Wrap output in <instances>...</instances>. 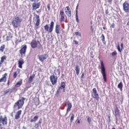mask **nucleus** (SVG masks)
I'll return each mask as SVG.
<instances>
[{
	"label": "nucleus",
	"instance_id": "obj_1",
	"mask_svg": "<svg viewBox=\"0 0 129 129\" xmlns=\"http://www.w3.org/2000/svg\"><path fill=\"white\" fill-rule=\"evenodd\" d=\"M25 100H26V98L24 97H22L21 99L18 100L15 103L13 106V108L14 109H16L17 107L18 109H21V108H22L25 103Z\"/></svg>",
	"mask_w": 129,
	"mask_h": 129
},
{
	"label": "nucleus",
	"instance_id": "obj_2",
	"mask_svg": "<svg viewBox=\"0 0 129 129\" xmlns=\"http://www.w3.org/2000/svg\"><path fill=\"white\" fill-rule=\"evenodd\" d=\"M101 66V73L103 76V78L104 82L107 81V77L106 76V70H105V67L104 66V63L103 60L100 61Z\"/></svg>",
	"mask_w": 129,
	"mask_h": 129
},
{
	"label": "nucleus",
	"instance_id": "obj_3",
	"mask_svg": "<svg viewBox=\"0 0 129 129\" xmlns=\"http://www.w3.org/2000/svg\"><path fill=\"white\" fill-rule=\"evenodd\" d=\"M22 21L23 20L22 18H20L19 16L14 18L12 22L13 27H14V28H18V27H20L21 23H22Z\"/></svg>",
	"mask_w": 129,
	"mask_h": 129
},
{
	"label": "nucleus",
	"instance_id": "obj_4",
	"mask_svg": "<svg viewBox=\"0 0 129 129\" xmlns=\"http://www.w3.org/2000/svg\"><path fill=\"white\" fill-rule=\"evenodd\" d=\"M44 29L45 32H48V33H52L53 30H54V22L51 21L50 22V26L48 24H46L44 26Z\"/></svg>",
	"mask_w": 129,
	"mask_h": 129
},
{
	"label": "nucleus",
	"instance_id": "obj_5",
	"mask_svg": "<svg viewBox=\"0 0 129 129\" xmlns=\"http://www.w3.org/2000/svg\"><path fill=\"white\" fill-rule=\"evenodd\" d=\"M8 124V117L5 116L3 118V116H0V129H3L2 125H7Z\"/></svg>",
	"mask_w": 129,
	"mask_h": 129
},
{
	"label": "nucleus",
	"instance_id": "obj_6",
	"mask_svg": "<svg viewBox=\"0 0 129 129\" xmlns=\"http://www.w3.org/2000/svg\"><path fill=\"white\" fill-rule=\"evenodd\" d=\"M27 45L24 44L21 46V48L19 50V53L21 56V57H23V56H25L26 55V52H27Z\"/></svg>",
	"mask_w": 129,
	"mask_h": 129
},
{
	"label": "nucleus",
	"instance_id": "obj_7",
	"mask_svg": "<svg viewBox=\"0 0 129 129\" xmlns=\"http://www.w3.org/2000/svg\"><path fill=\"white\" fill-rule=\"evenodd\" d=\"M57 80H58V77L55 76V75L50 76V81L52 85H55V84H57Z\"/></svg>",
	"mask_w": 129,
	"mask_h": 129
},
{
	"label": "nucleus",
	"instance_id": "obj_8",
	"mask_svg": "<svg viewBox=\"0 0 129 129\" xmlns=\"http://www.w3.org/2000/svg\"><path fill=\"white\" fill-rule=\"evenodd\" d=\"M93 91V97L96 99V100H99V95L97 93V90H96V88H94L92 90Z\"/></svg>",
	"mask_w": 129,
	"mask_h": 129
},
{
	"label": "nucleus",
	"instance_id": "obj_9",
	"mask_svg": "<svg viewBox=\"0 0 129 129\" xmlns=\"http://www.w3.org/2000/svg\"><path fill=\"white\" fill-rule=\"evenodd\" d=\"M64 105L65 106H67V114H68V112H69V111H71V108H72V103L70 102L69 101H66L64 102Z\"/></svg>",
	"mask_w": 129,
	"mask_h": 129
},
{
	"label": "nucleus",
	"instance_id": "obj_10",
	"mask_svg": "<svg viewBox=\"0 0 129 129\" xmlns=\"http://www.w3.org/2000/svg\"><path fill=\"white\" fill-rule=\"evenodd\" d=\"M38 43L40 44V41H38L36 40L33 39L30 42V46L32 49H35L38 47Z\"/></svg>",
	"mask_w": 129,
	"mask_h": 129
},
{
	"label": "nucleus",
	"instance_id": "obj_11",
	"mask_svg": "<svg viewBox=\"0 0 129 129\" xmlns=\"http://www.w3.org/2000/svg\"><path fill=\"white\" fill-rule=\"evenodd\" d=\"M123 10L125 13H129V3L127 1L123 4Z\"/></svg>",
	"mask_w": 129,
	"mask_h": 129
},
{
	"label": "nucleus",
	"instance_id": "obj_12",
	"mask_svg": "<svg viewBox=\"0 0 129 129\" xmlns=\"http://www.w3.org/2000/svg\"><path fill=\"white\" fill-rule=\"evenodd\" d=\"M38 58L40 62H43L44 60L48 58V55L47 54L39 55H38Z\"/></svg>",
	"mask_w": 129,
	"mask_h": 129
},
{
	"label": "nucleus",
	"instance_id": "obj_13",
	"mask_svg": "<svg viewBox=\"0 0 129 129\" xmlns=\"http://www.w3.org/2000/svg\"><path fill=\"white\" fill-rule=\"evenodd\" d=\"M65 13L66 14L67 16L70 18L71 16H72V14H71V9H70V7L69 6H67L64 9Z\"/></svg>",
	"mask_w": 129,
	"mask_h": 129
},
{
	"label": "nucleus",
	"instance_id": "obj_14",
	"mask_svg": "<svg viewBox=\"0 0 129 129\" xmlns=\"http://www.w3.org/2000/svg\"><path fill=\"white\" fill-rule=\"evenodd\" d=\"M34 17H35L36 19V22L35 23L36 29H39V26H40V16L37 14L34 15Z\"/></svg>",
	"mask_w": 129,
	"mask_h": 129
},
{
	"label": "nucleus",
	"instance_id": "obj_15",
	"mask_svg": "<svg viewBox=\"0 0 129 129\" xmlns=\"http://www.w3.org/2000/svg\"><path fill=\"white\" fill-rule=\"evenodd\" d=\"M59 16L60 17V23H64L65 21V17L64 16V11L60 10Z\"/></svg>",
	"mask_w": 129,
	"mask_h": 129
},
{
	"label": "nucleus",
	"instance_id": "obj_16",
	"mask_svg": "<svg viewBox=\"0 0 129 129\" xmlns=\"http://www.w3.org/2000/svg\"><path fill=\"white\" fill-rule=\"evenodd\" d=\"M65 87H66V84L64 82H62L61 83V85L60 87L58 88V90H57V93H59V91L60 90V89H63V92H65Z\"/></svg>",
	"mask_w": 129,
	"mask_h": 129
},
{
	"label": "nucleus",
	"instance_id": "obj_17",
	"mask_svg": "<svg viewBox=\"0 0 129 129\" xmlns=\"http://www.w3.org/2000/svg\"><path fill=\"white\" fill-rule=\"evenodd\" d=\"M21 70L20 69H17L16 71L13 73V78L14 79H16L18 77V75L20 73Z\"/></svg>",
	"mask_w": 129,
	"mask_h": 129
},
{
	"label": "nucleus",
	"instance_id": "obj_18",
	"mask_svg": "<svg viewBox=\"0 0 129 129\" xmlns=\"http://www.w3.org/2000/svg\"><path fill=\"white\" fill-rule=\"evenodd\" d=\"M8 78V74L5 73L3 75V77L0 79V83L2 82H7V78Z\"/></svg>",
	"mask_w": 129,
	"mask_h": 129
},
{
	"label": "nucleus",
	"instance_id": "obj_19",
	"mask_svg": "<svg viewBox=\"0 0 129 129\" xmlns=\"http://www.w3.org/2000/svg\"><path fill=\"white\" fill-rule=\"evenodd\" d=\"M40 6H41V3H34L32 4V8L33 10H37L38 9L40 8Z\"/></svg>",
	"mask_w": 129,
	"mask_h": 129
},
{
	"label": "nucleus",
	"instance_id": "obj_20",
	"mask_svg": "<svg viewBox=\"0 0 129 129\" xmlns=\"http://www.w3.org/2000/svg\"><path fill=\"white\" fill-rule=\"evenodd\" d=\"M25 63V60H24V59L23 58H20L18 60V67L19 68H23V64Z\"/></svg>",
	"mask_w": 129,
	"mask_h": 129
},
{
	"label": "nucleus",
	"instance_id": "obj_21",
	"mask_svg": "<svg viewBox=\"0 0 129 129\" xmlns=\"http://www.w3.org/2000/svg\"><path fill=\"white\" fill-rule=\"evenodd\" d=\"M114 113H115V117L116 118H117V117L120 116V112H119V109L116 107L114 109Z\"/></svg>",
	"mask_w": 129,
	"mask_h": 129
},
{
	"label": "nucleus",
	"instance_id": "obj_22",
	"mask_svg": "<svg viewBox=\"0 0 129 129\" xmlns=\"http://www.w3.org/2000/svg\"><path fill=\"white\" fill-rule=\"evenodd\" d=\"M21 114H22V110L18 111L15 116V119H19L21 116Z\"/></svg>",
	"mask_w": 129,
	"mask_h": 129
},
{
	"label": "nucleus",
	"instance_id": "obj_23",
	"mask_svg": "<svg viewBox=\"0 0 129 129\" xmlns=\"http://www.w3.org/2000/svg\"><path fill=\"white\" fill-rule=\"evenodd\" d=\"M35 76L36 75H35V74H33L29 77V78L28 79L29 83H31V82H33V80H34V78H35Z\"/></svg>",
	"mask_w": 129,
	"mask_h": 129
},
{
	"label": "nucleus",
	"instance_id": "obj_24",
	"mask_svg": "<svg viewBox=\"0 0 129 129\" xmlns=\"http://www.w3.org/2000/svg\"><path fill=\"white\" fill-rule=\"evenodd\" d=\"M55 32L56 34H60V25L58 24L55 25Z\"/></svg>",
	"mask_w": 129,
	"mask_h": 129
},
{
	"label": "nucleus",
	"instance_id": "obj_25",
	"mask_svg": "<svg viewBox=\"0 0 129 129\" xmlns=\"http://www.w3.org/2000/svg\"><path fill=\"white\" fill-rule=\"evenodd\" d=\"M120 46H119V44H118L117 46V49L119 52H121V51H122V49H123V43H121Z\"/></svg>",
	"mask_w": 129,
	"mask_h": 129
},
{
	"label": "nucleus",
	"instance_id": "obj_26",
	"mask_svg": "<svg viewBox=\"0 0 129 129\" xmlns=\"http://www.w3.org/2000/svg\"><path fill=\"white\" fill-rule=\"evenodd\" d=\"M34 104H35L36 106H37V105H39V104H40V100L38 98H35L34 99Z\"/></svg>",
	"mask_w": 129,
	"mask_h": 129
},
{
	"label": "nucleus",
	"instance_id": "obj_27",
	"mask_svg": "<svg viewBox=\"0 0 129 129\" xmlns=\"http://www.w3.org/2000/svg\"><path fill=\"white\" fill-rule=\"evenodd\" d=\"M118 88L121 90V91H122V87H123V84H122V82H120L117 85Z\"/></svg>",
	"mask_w": 129,
	"mask_h": 129
},
{
	"label": "nucleus",
	"instance_id": "obj_28",
	"mask_svg": "<svg viewBox=\"0 0 129 129\" xmlns=\"http://www.w3.org/2000/svg\"><path fill=\"white\" fill-rule=\"evenodd\" d=\"M38 119H39V116H35L33 119L30 120V122H36V121L38 120Z\"/></svg>",
	"mask_w": 129,
	"mask_h": 129
},
{
	"label": "nucleus",
	"instance_id": "obj_29",
	"mask_svg": "<svg viewBox=\"0 0 129 129\" xmlns=\"http://www.w3.org/2000/svg\"><path fill=\"white\" fill-rule=\"evenodd\" d=\"M23 83V80H21L19 82H18L15 85V87H20L22 85Z\"/></svg>",
	"mask_w": 129,
	"mask_h": 129
},
{
	"label": "nucleus",
	"instance_id": "obj_30",
	"mask_svg": "<svg viewBox=\"0 0 129 129\" xmlns=\"http://www.w3.org/2000/svg\"><path fill=\"white\" fill-rule=\"evenodd\" d=\"M13 38V35H12V33H9L8 36H7L6 40L7 41H11V39Z\"/></svg>",
	"mask_w": 129,
	"mask_h": 129
},
{
	"label": "nucleus",
	"instance_id": "obj_31",
	"mask_svg": "<svg viewBox=\"0 0 129 129\" xmlns=\"http://www.w3.org/2000/svg\"><path fill=\"white\" fill-rule=\"evenodd\" d=\"M75 71H76L77 75H79V73L80 72V69H79V67L77 65L76 66Z\"/></svg>",
	"mask_w": 129,
	"mask_h": 129
},
{
	"label": "nucleus",
	"instance_id": "obj_32",
	"mask_svg": "<svg viewBox=\"0 0 129 129\" xmlns=\"http://www.w3.org/2000/svg\"><path fill=\"white\" fill-rule=\"evenodd\" d=\"M13 92V90L12 89H8L4 91L5 94H7V93H12Z\"/></svg>",
	"mask_w": 129,
	"mask_h": 129
},
{
	"label": "nucleus",
	"instance_id": "obj_33",
	"mask_svg": "<svg viewBox=\"0 0 129 129\" xmlns=\"http://www.w3.org/2000/svg\"><path fill=\"white\" fill-rule=\"evenodd\" d=\"M5 49H6V45L3 44L0 47V52H4V51H5Z\"/></svg>",
	"mask_w": 129,
	"mask_h": 129
},
{
	"label": "nucleus",
	"instance_id": "obj_34",
	"mask_svg": "<svg viewBox=\"0 0 129 129\" xmlns=\"http://www.w3.org/2000/svg\"><path fill=\"white\" fill-rule=\"evenodd\" d=\"M7 59V56L6 55H4L1 57V60H0V62L4 63L5 62V60Z\"/></svg>",
	"mask_w": 129,
	"mask_h": 129
},
{
	"label": "nucleus",
	"instance_id": "obj_35",
	"mask_svg": "<svg viewBox=\"0 0 129 129\" xmlns=\"http://www.w3.org/2000/svg\"><path fill=\"white\" fill-rule=\"evenodd\" d=\"M101 40H102V42H104V41H105V37L104 36V34H102L101 36Z\"/></svg>",
	"mask_w": 129,
	"mask_h": 129
},
{
	"label": "nucleus",
	"instance_id": "obj_36",
	"mask_svg": "<svg viewBox=\"0 0 129 129\" xmlns=\"http://www.w3.org/2000/svg\"><path fill=\"white\" fill-rule=\"evenodd\" d=\"M74 120V114H72V116H71V118H70L71 122H72V121H73Z\"/></svg>",
	"mask_w": 129,
	"mask_h": 129
},
{
	"label": "nucleus",
	"instance_id": "obj_37",
	"mask_svg": "<svg viewBox=\"0 0 129 129\" xmlns=\"http://www.w3.org/2000/svg\"><path fill=\"white\" fill-rule=\"evenodd\" d=\"M111 55L112 56H113V57H114V56H116V55H117V52H116V51H113L111 53Z\"/></svg>",
	"mask_w": 129,
	"mask_h": 129
},
{
	"label": "nucleus",
	"instance_id": "obj_38",
	"mask_svg": "<svg viewBox=\"0 0 129 129\" xmlns=\"http://www.w3.org/2000/svg\"><path fill=\"white\" fill-rule=\"evenodd\" d=\"M76 22H78V16H77V10L76 11Z\"/></svg>",
	"mask_w": 129,
	"mask_h": 129
},
{
	"label": "nucleus",
	"instance_id": "obj_39",
	"mask_svg": "<svg viewBox=\"0 0 129 129\" xmlns=\"http://www.w3.org/2000/svg\"><path fill=\"white\" fill-rule=\"evenodd\" d=\"M75 35L76 36H80V37L81 36V33H80V32H75Z\"/></svg>",
	"mask_w": 129,
	"mask_h": 129
},
{
	"label": "nucleus",
	"instance_id": "obj_40",
	"mask_svg": "<svg viewBox=\"0 0 129 129\" xmlns=\"http://www.w3.org/2000/svg\"><path fill=\"white\" fill-rule=\"evenodd\" d=\"M112 1L113 0H107V2L109 5H112Z\"/></svg>",
	"mask_w": 129,
	"mask_h": 129
},
{
	"label": "nucleus",
	"instance_id": "obj_41",
	"mask_svg": "<svg viewBox=\"0 0 129 129\" xmlns=\"http://www.w3.org/2000/svg\"><path fill=\"white\" fill-rule=\"evenodd\" d=\"M115 27V24H114V23H112L111 26H110V28H114Z\"/></svg>",
	"mask_w": 129,
	"mask_h": 129
},
{
	"label": "nucleus",
	"instance_id": "obj_42",
	"mask_svg": "<svg viewBox=\"0 0 129 129\" xmlns=\"http://www.w3.org/2000/svg\"><path fill=\"white\" fill-rule=\"evenodd\" d=\"M90 29H91V31H92V32L93 33V31L94 30V28H93V26H91Z\"/></svg>",
	"mask_w": 129,
	"mask_h": 129
},
{
	"label": "nucleus",
	"instance_id": "obj_43",
	"mask_svg": "<svg viewBox=\"0 0 129 129\" xmlns=\"http://www.w3.org/2000/svg\"><path fill=\"white\" fill-rule=\"evenodd\" d=\"M87 120H88V122H91V118L88 117L87 118Z\"/></svg>",
	"mask_w": 129,
	"mask_h": 129
},
{
	"label": "nucleus",
	"instance_id": "obj_44",
	"mask_svg": "<svg viewBox=\"0 0 129 129\" xmlns=\"http://www.w3.org/2000/svg\"><path fill=\"white\" fill-rule=\"evenodd\" d=\"M76 123H80V120H79V119H77L76 121Z\"/></svg>",
	"mask_w": 129,
	"mask_h": 129
},
{
	"label": "nucleus",
	"instance_id": "obj_45",
	"mask_svg": "<svg viewBox=\"0 0 129 129\" xmlns=\"http://www.w3.org/2000/svg\"><path fill=\"white\" fill-rule=\"evenodd\" d=\"M31 2H34V3H38L39 2V0H30Z\"/></svg>",
	"mask_w": 129,
	"mask_h": 129
},
{
	"label": "nucleus",
	"instance_id": "obj_46",
	"mask_svg": "<svg viewBox=\"0 0 129 129\" xmlns=\"http://www.w3.org/2000/svg\"><path fill=\"white\" fill-rule=\"evenodd\" d=\"M47 9L48 11H50V4H48L47 6Z\"/></svg>",
	"mask_w": 129,
	"mask_h": 129
},
{
	"label": "nucleus",
	"instance_id": "obj_47",
	"mask_svg": "<svg viewBox=\"0 0 129 129\" xmlns=\"http://www.w3.org/2000/svg\"><path fill=\"white\" fill-rule=\"evenodd\" d=\"M73 42H75V44L76 45H78V41H77L76 40H74Z\"/></svg>",
	"mask_w": 129,
	"mask_h": 129
},
{
	"label": "nucleus",
	"instance_id": "obj_48",
	"mask_svg": "<svg viewBox=\"0 0 129 129\" xmlns=\"http://www.w3.org/2000/svg\"><path fill=\"white\" fill-rule=\"evenodd\" d=\"M7 85H8V86H10V80H8Z\"/></svg>",
	"mask_w": 129,
	"mask_h": 129
},
{
	"label": "nucleus",
	"instance_id": "obj_49",
	"mask_svg": "<svg viewBox=\"0 0 129 129\" xmlns=\"http://www.w3.org/2000/svg\"><path fill=\"white\" fill-rule=\"evenodd\" d=\"M84 77V73H83L81 76V78H83Z\"/></svg>",
	"mask_w": 129,
	"mask_h": 129
},
{
	"label": "nucleus",
	"instance_id": "obj_50",
	"mask_svg": "<svg viewBox=\"0 0 129 129\" xmlns=\"http://www.w3.org/2000/svg\"><path fill=\"white\" fill-rule=\"evenodd\" d=\"M2 65H3V63L0 61V68L2 67Z\"/></svg>",
	"mask_w": 129,
	"mask_h": 129
},
{
	"label": "nucleus",
	"instance_id": "obj_51",
	"mask_svg": "<svg viewBox=\"0 0 129 129\" xmlns=\"http://www.w3.org/2000/svg\"><path fill=\"white\" fill-rule=\"evenodd\" d=\"M36 13H37V14H39V13H41V11H36Z\"/></svg>",
	"mask_w": 129,
	"mask_h": 129
},
{
	"label": "nucleus",
	"instance_id": "obj_52",
	"mask_svg": "<svg viewBox=\"0 0 129 129\" xmlns=\"http://www.w3.org/2000/svg\"><path fill=\"white\" fill-rule=\"evenodd\" d=\"M42 47V45H41L40 46L38 47V49H41V47Z\"/></svg>",
	"mask_w": 129,
	"mask_h": 129
},
{
	"label": "nucleus",
	"instance_id": "obj_53",
	"mask_svg": "<svg viewBox=\"0 0 129 129\" xmlns=\"http://www.w3.org/2000/svg\"><path fill=\"white\" fill-rule=\"evenodd\" d=\"M103 30H105V29H106V28L103 27Z\"/></svg>",
	"mask_w": 129,
	"mask_h": 129
},
{
	"label": "nucleus",
	"instance_id": "obj_54",
	"mask_svg": "<svg viewBox=\"0 0 129 129\" xmlns=\"http://www.w3.org/2000/svg\"><path fill=\"white\" fill-rule=\"evenodd\" d=\"M91 25H92V21L91 22Z\"/></svg>",
	"mask_w": 129,
	"mask_h": 129
},
{
	"label": "nucleus",
	"instance_id": "obj_55",
	"mask_svg": "<svg viewBox=\"0 0 129 129\" xmlns=\"http://www.w3.org/2000/svg\"><path fill=\"white\" fill-rule=\"evenodd\" d=\"M38 123H41V122L39 121Z\"/></svg>",
	"mask_w": 129,
	"mask_h": 129
},
{
	"label": "nucleus",
	"instance_id": "obj_56",
	"mask_svg": "<svg viewBox=\"0 0 129 129\" xmlns=\"http://www.w3.org/2000/svg\"><path fill=\"white\" fill-rule=\"evenodd\" d=\"M112 129H115V127H112Z\"/></svg>",
	"mask_w": 129,
	"mask_h": 129
},
{
	"label": "nucleus",
	"instance_id": "obj_57",
	"mask_svg": "<svg viewBox=\"0 0 129 129\" xmlns=\"http://www.w3.org/2000/svg\"><path fill=\"white\" fill-rule=\"evenodd\" d=\"M42 34H44V32H42Z\"/></svg>",
	"mask_w": 129,
	"mask_h": 129
}]
</instances>
